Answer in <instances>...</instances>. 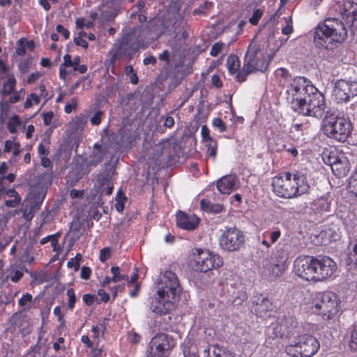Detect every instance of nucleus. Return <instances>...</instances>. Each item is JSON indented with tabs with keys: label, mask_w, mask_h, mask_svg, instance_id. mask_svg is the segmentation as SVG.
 <instances>
[{
	"label": "nucleus",
	"mask_w": 357,
	"mask_h": 357,
	"mask_svg": "<svg viewBox=\"0 0 357 357\" xmlns=\"http://www.w3.org/2000/svg\"><path fill=\"white\" fill-rule=\"evenodd\" d=\"M287 100L291 108L304 116L321 119L326 109L324 94L310 80L305 77H296L287 86Z\"/></svg>",
	"instance_id": "nucleus-1"
},
{
	"label": "nucleus",
	"mask_w": 357,
	"mask_h": 357,
	"mask_svg": "<svg viewBox=\"0 0 357 357\" xmlns=\"http://www.w3.org/2000/svg\"><path fill=\"white\" fill-rule=\"evenodd\" d=\"M181 287L177 275L172 271H165L163 275V285L151 298L150 310L155 314L167 315L175 307L178 300Z\"/></svg>",
	"instance_id": "nucleus-2"
},
{
	"label": "nucleus",
	"mask_w": 357,
	"mask_h": 357,
	"mask_svg": "<svg viewBox=\"0 0 357 357\" xmlns=\"http://www.w3.org/2000/svg\"><path fill=\"white\" fill-rule=\"evenodd\" d=\"M347 36L344 24L338 18L328 17L316 26L314 43L319 49L333 50L343 43Z\"/></svg>",
	"instance_id": "nucleus-3"
},
{
	"label": "nucleus",
	"mask_w": 357,
	"mask_h": 357,
	"mask_svg": "<svg viewBox=\"0 0 357 357\" xmlns=\"http://www.w3.org/2000/svg\"><path fill=\"white\" fill-rule=\"evenodd\" d=\"M273 192L279 197L292 199L307 193L310 185L305 174L295 171L285 172L272 180Z\"/></svg>",
	"instance_id": "nucleus-4"
},
{
	"label": "nucleus",
	"mask_w": 357,
	"mask_h": 357,
	"mask_svg": "<svg viewBox=\"0 0 357 357\" xmlns=\"http://www.w3.org/2000/svg\"><path fill=\"white\" fill-rule=\"evenodd\" d=\"M340 299L334 292L326 291L319 292L312 300L311 310L324 320L334 319L340 309Z\"/></svg>",
	"instance_id": "nucleus-5"
},
{
	"label": "nucleus",
	"mask_w": 357,
	"mask_h": 357,
	"mask_svg": "<svg viewBox=\"0 0 357 357\" xmlns=\"http://www.w3.org/2000/svg\"><path fill=\"white\" fill-rule=\"evenodd\" d=\"M268 67L265 56L261 53L259 45L252 42L248 47L245 54L243 67L241 72L235 76L236 81L243 82L248 75L256 71H264Z\"/></svg>",
	"instance_id": "nucleus-6"
},
{
	"label": "nucleus",
	"mask_w": 357,
	"mask_h": 357,
	"mask_svg": "<svg viewBox=\"0 0 357 357\" xmlns=\"http://www.w3.org/2000/svg\"><path fill=\"white\" fill-rule=\"evenodd\" d=\"M320 349L319 340L310 334H301L296 336L288 344L284 351L290 357H312Z\"/></svg>",
	"instance_id": "nucleus-7"
},
{
	"label": "nucleus",
	"mask_w": 357,
	"mask_h": 357,
	"mask_svg": "<svg viewBox=\"0 0 357 357\" xmlns=\"http://www.w3.org/2000/svg\"><path fill=\"white\" fill-rule=\"evenodd\" d=\"M353 129L349 119L343 116L331 114L327 116L323 126L324 133L339 142L347 140Z\"/></svg>",
	"instance_id": "nucleus-8"
},
{
	"label": "nucleus",
	"mask_w": 357,
	"mask_h": 357,
	"mask_svg": "<svg viewBox=\"0 0 357 357\" xmlns=\"http://www.w3.org/2000/svg\"><path fill=\"white\" fill-rule=\"evenodd\" d=\"M222 265V258L208 249L195 248L190 260V266L197 273H205L218 269Z\"/></svg>",
	"instance_id": "nucleus-9"
},
{
	"label": "nucleus",
	"mask_w": 357,
	"mask_h": 357,
	"mask_svg": "<svg viewBox=\"0 0 357 357\" xmlns=\"http://www.w3.org/2000/svg\"><path fill=\"white\" fill-rule=\"evenodd\" d=\"M220 248L227 252L238 251L245 244L243 232L236 227H225L219 237Z\"/></svg>",
	"instance_id": "nucleus-10"
},
{
	"label": "nucleus",
	"mask_w": 357,
	"mask_h": 357,
	"mask_svg": "<svg viewBox=\"0 0 357 357\" xmlns=\"http://www.w3.org/2000/svg\"><path fill=\"white\" fill-rule=\"evenodd\" d=\"M175 345L176 341L172 336L163 333H158L149 342L147 357H169Z\"/></svg>",
	"instance_id": "nucleus-11"
},
{
	"label": "nucleus",
	"mask_w": 357,
	"mask_h": 357,
	"mask_svg": "<svg viewBox=\"0 0 357 357\" xmlns=\"http://www.w3.org/2000/svg\"><path fill=\"white\" fill-rule=\"evenodd\" d=\"M315 256L300 255L294 261L293 272L301 279L316 282Z\"/></svg>",
	"instance_id": "nucleus-12"
},
{
	"label": "nucleus",
	"mask_w": 357,
	"mask_h": 357,
	"mask_svg": "<svg viewBox=\"0 0 357 357\" xmlns=\"http://www.w3.org/2000/svg\"><path fill=\"white\" fill-rule=\"evenodd\" d=\"M316 282L324 281L331 278L336 271L337 265L334 260L326 255L315 256Z\"/></svg>",
	"instance_id": "nucleus-13"
},
{
	"label": "nucleus",
	"mask_w": 357,
	"mask_h": 357,
	"mask_svg": "<svg viewBox=\"0 0 357 357\" xmlns=\"http://www.w3.org/2000/svg\"><path fill=\"white\" fill-rule=\"evenodd\" d=\"M333 96L337 102H347L357 96V82L340 79L335 83Z\"/></svg>",
	"instance_id": "nucleus-14"
},
{
	"label": "nucleus",
	"mask_w": 357,
	"mask_h": 357,
	"mask_svg": "<svg viewBox=\"0 0 357 357\" xmlns=\"http://www.w3.org/2000/svg\"><path fill=\"white\" fill-rule=\"evenodd\" d=\"M298 323L295 317L284 316L283 318H278L273 326V334L277 337L289 338L296 332Z\"/></svg>",
	"instance_id": "nucleus-15"
},
{
	"label": "nucleus",
	"mask_w": 357,
	"mask_h": 357,
	"mask_svg": "<svg viewBox=\"0 0 357 357\" xmlns=\"http://www.w3.org/2000/svg\"><path fill=\"white\" fill-rule=\"evenodd\" d=\"M340 14L345 24L354 32L357 29V3L351 0L344 1Z\"/></svg>",
	"instance_id": "nucleus-16"
},
{
	"label": "nucleus",
	"mask_w": 357,
	"mask_h": 357,
	"mask_svg": "<svg viewBox=\"0 0 357 357\" xmlns=\"http://www.w3.org/2000/svg\"><path fill=\"white\" fill-rule=\"evenodd\" d=\"M216 185L220 193L229 195L238 188L240 181L236 175L228 174L219 178Z\"/></svg>",
	"instance_id": "nucleus-17"
},
{
	"label": "nucleus",
	"mask_w": 357,
	"mask_h": 357,
	"mask_svg": "<svg viewBox=\"0 0 357 357\" xmlns=\"http://www.w3.org/2000/svg\"><path fill=\"white\" fill-rule=\"evenodd\" d=\"M176 225L183 229L194 230L200 222V219L195 214H188L184 211H179L176 216Z\"/></svg>",
	"instance_id": "nucleus-18"
},
{
	"label": "nucleus",
	"mask_w": 357,
	"mask_h": 357,
	"mask_svg": "<svg viewBox=\"0 0 357 357\" xmlns=\"http://www.w3.org/2000/svg\"><path fill=\"white\" fill-rule=\"evenodd\" d=\"M119 44L122 47H124V50L129 55L135 54L139 48H141L139 41L137 40V38H136L135 33H132V30L126 33L123 36Z\"/></svg>",
	"instance_id": "nucleus-19"
},
{
	"label": "nucleus",
	"mask_w": 357,
	"mask_h": 357,
	"mask_svg": "<svg viewBox=\"0 0 357 357\" xmlns=\"http://www.w3.org/2000/svg\"><path fill=\"white\" fill-rule=\"evenodd\" d=\"M273 310V303L268 296L262 294L258 296L254 301V310L259 317H266Z\"/></svg>",
	"instance_id": "nucleus-20"
},
{
	"label": "nucleus",
	"mask_w": 357,
	"mask_h": 357,
	"mask_svg": "<svg viewBox=\"0 0 357 357\" xmlns=\"http://www.w3.org/2000/svg\"><path fill=\"white\" fill-rule=\"evenodd\" d=\"M132 31L135 33L136 38H137L141 47H144L148 39L153 38V37L151 36L152 31L151 26L149 25L137 26L133 28Z\"/></svg>",
	"instance_id": "nucleus-21"
},
{
	"label": "nucleus",
	"mask_w": 357,
	"mask_h": 357,
	"mask_svg": "<svg viewBox=\"0 0 357 357\" xmlns=\"http://www.w3.org/2000/svg\"><path fill=\"white\" fill-rule=\"evenodd\" d=\"M204 357H235V354L227 348L214 344L212 354L210 355V347L208 346L203 351Z\"/></svg>",
	"instance_id": "nucleus-22"
},
{
	"label": "nucleus",
	"mask_w": 357,
	"mask_h": 357,
	"mask_svg": "<svg viewBox=\"0 0 357 357\" xmlns=\"http://www.w3.org/2000/svg\"><path fill=\"white\" fill-rule=\"evenodd\" d=\"M1 198L5 199L4 205L7 208L18 207L22 202L21 196L14 188H9Z\"/></svg>",
	"instance_id": "nucleus-23"
},
{
	"label": "nucleus",
	"mask_w": 357,
	"mask_h": 357,
	"mask_svg": "<svg viewBox=\"0 0 357 357\" xmlns=\"http://www.w3.org/2000/svg\"><path fill=\"white\" fill-rule=\"evenodd\" d=\"M24 266L20 264H11L6 270V279L13 282H18L24 275Z\"/></svg>",
	"instance_id": "nucleus-24"
},
{
	"label": "nucleus",
	"mask_w": 357,
	"mask_h": 357,
	"mask_svg": "<svg viewBox=\"0 0 357 357\" xmlns=\"http://www.w3.org/2000/svg\"><path fill=\"white\" fill-rule=\"evenodd\" d=\"M181 347L184 357H199L198 355V347L194 340L190 338L185 339Z\"/></svg>",
	"instance_id": "nucleus-25"
},
{
	"label": "nucleus",
	"mask_w": 357,
	"mask_h": 357,
	"mask_svg": "<svg viewBox=\"0 0 357 357\" xmlns=\"http://www.w3.org/2000/svg\"><path fill=\"white\" fill-rule=\"evenodd\" d=\"M81 342L84 344L85 347L90 349L89 356L90 357H101L102 349L97 343L95 344L94 340H91L88 335H82Z\"/></svg>",
	"instance_id": "nucleus-26"
},
{
	"label": "nucleus",
	"mask_w": 357,
	"mask_h": 357,
	"mask_svg": "<svg viewBox=\"0 0 357 357\" xmlns=\"http://www.w3.org/2000/svg\"><path fill=\"white\" fill-rule=\"evenodd\" d=\"M17 80L13 74L8 75L7 79L3 82L2 87L0 89V94L1 96L6 97L10 96L16 87Z\"/></svg>",
	"instance_id": "nucleus-27"
},
{
	"label": "nucleus",
	"mask_w": 357,
	"mask_h": 357,
	"mask_svg": "<svg viewBox=\"0 0 357 357\" xmlns=\"http://www.w3.org/2000/svg\"><path fill=\"white\" fill-rule=\"evenodd\" d=\"M201 209L206 213L218 214L225 210V206L222 204H214L211 201L202 199L200 201Z\"/></svg>",
	"instance_id": "nucleus-28"
},
{
	"label": "nucleus",
	"mask_w": 357,
	"mask_h": 357,
	"mask_svg": "<svg viewBox=\"0 0 357 357\" xmlns=\"http://www.w3.org/2000/svg\"><path fill=\"white\" fill-rule=\"evenodd\" d=\"M262 265L268 271L270 274L275 277L281 276L285 269V266H278L276 261L268 259L264 260Z\"/></svg>",
	"instance_id": "nucleus-29"
},
{
	"label": "nucleus",
	"mask_w": 357,
	"mask_h": 357,
	"mask_svg": "<svg viewBox=\"0 0 357 357\" xmlns=\"http://www.w3.org/2000/svg\"><path fill=\"white\" fill-rule=\"evenodd\" d=\"M83 234L82 224L79 220L73 221L69 231L70 242L74 244Z\"/></svg>",
	"instance_id": "nucleus-30"
},
{
	"label": "nucleus",
	"mask_w": 357,
	"mask_h": 357,
	"mask_svg": "<svg viewBox=\"0 0 357 357\" xmlns=\"http://www.w3.org/2000/svg\"><path fill=\"white\" fill-rule=\"evenodd\" d=\"M314 208L319 213L331 211V202L328 197H321L313 202Z\"/></svg>",
	"instance_id": "nucleus-31"
},
{
	"label": "nucleus",
	"mask_w": 357,
	"mask_h": 357,
	"mask_svg": "<svg viewBox=\"0 0 357 357\" xmlns=\"http://www.w3.org/2000/svg\"><path fill=\"white\" fill-rule=\"evenodd\" d=\"M240 60L236 55L231 54L227 57V66L230 74H236V75L240 73L241 72V70H240Z\"/></svg>",
	"instance_id": "nucleus-32"
},
{
	"label": "nucleus",
	"mask_w": 357,
	"mask_h": 357,
	"mask_svg": "<svg viewBox=\"0 0 357 357\" xmlns=\"http://www.w3.org/2000/svg\"><path fill=\"white\" fill-rule=\"evenodd\" d=\"M123 48L124 47H122L119 44H118L109 52V66L114 67L117 61L121 59L123 57V56L128 54V53L124 50Z\"/></svg>",
	"instance_id": "nucleus-33"
},
{
	"label": "nucleus",
	"mask_w": 357,
	"mask_h": 357,
	"mask_svg": "<svg viewBox=\"0 0 357 357\" xmlns=\"http://www.w3.org/2000/svg\"><path fill=\"white\" fill-rule=\"evenodd\" d=\"M204 147L206 149V157L211 159L213 161H215L217 153H218V142L215 139L211 142L207 141L202 143Z\"/></svg>",
	"instance_id": "nucleus-34"
},
{
	"label": "nucleus",
	"mask_w": 357,
	"mask_h": 357,
	"mask_svg": "<svg viewBox=\"0 0 357 357\" xmlns=\"http://www.w3.org/2000/svg\"><path fill=\"white\" fill-rule=\"evenodd\" d=\"M93 146L97 151L91 155L90 165L96 166L103 160L105 151L102 150V146L98 143H96Z\"/></svg>",
	"instance_id": "nucleus-35"
},
{
	"label": "nucleus",
	"mask_w": 357,
	"mask_h": 357,
	"mask_svg": "<svg viewBox=\"0 0 357 357\" xmlns=\"http://www.w3.org/2000/svg\"><path fill=\"white\" fill-rule=\"evenodd\" d=\"M45 197V194L43 192H33L29 200V206H31L35 210H39L43 200Z\"/></svg>",
	"instance_id": "nucleus-36"
},
{
	"label": "nucleus",
	"mask_w": 357,
	"mask_h": 357,
	"mask_svg": "<svg viewBox=\"0 0 357 357\" xmlns=\"http://www.w3.org/2000/svg\"><path fill=\"white\" fill-rule=\"evenodd\" d=\"M22 123L19 116L13 115L8 121L7 128L8 131L12 134L17 133V128Z\"/></svg>",
	"instance_id": "nucleus-37"
},
{
	"label": "nucleus",
	"mask_w": 357,
	"mask_h": 357,
	"mask_svg": "<svg viewBox=\"0 0 357 357\" xmlns=\"http://www.w3.org/2000/svg\"><path fill=\"white\" fill-rule=\"evenodd\" d=\"M349 347L351 351H357V323H354L351 328Z\"/></svg>",
	"instance_id": "nucleus-38"
},
{
	"label": "nucleus",
	"mask_w": 357,
	"mask_h": 357,
	"mask_svg": "<svg viewBox=\"0 0 357 357\" xmlns=\"http://www.w3.org/2000/svg\"><path fill=\"white\" fill-rule=\"evenodd\" d=\"M110 271L112 274L111 280L113 282H119L121 280H128V276L127 275L121 274V268L119 266H112Z\"/></svg>",
	"instance_id": "nucleus-39"
},
{
	"label": "nucleus",
	"mask_w": 357,
	"mask_h": 357,
	"mask_svg": "<svg viewBox=\"0 0 357 357\" xmlns=\"http://www.w3.org/2000/svg\"><path fill=\"white\" fill-rule=\"evenodd\" d=\"M115 208L118 212H123L124 210V205L127 201V197L121 191H119L115 198Z\"/></svg>",
	"instance_id": "nucleus-40"
},
{
	"label": "nucleus",
	"mask_w": 357,
	"mask_h": 357,
	"mask_svg": "<svg viewBox=\"0 0 357 357\" xmlns=\"http://www.w3.org/2000/svg\"><path fill=\"white\" fill-rule=\"evenodd\" d=\"M50 141L49 139H43L38 144V153L40 157L47 156L50 153Z\"/></svg>",
	"instance_id": "nucleus-41"
},
{
	"label": "nucleus",
	"mask_w": 357,
	"mask_h": 357,
	"mask_svg": "<svg viewBox=\"0 0 357 357\" xmlns=\"http://www.w3.org/2000/svg\"><path fill=\"white\" fill-rule=\"evenodd\" d=\"M66 296H68L67 308L73 311L77 301L75 289L69 288L66 291Z\"/></svg>",
	"instance_id": "nucleus-42"
},
{
	"label": "nucleus",
	"mask_w": 357,
	"mask_h": 357,
	"mask_svg": "<svg viewBox=\"0 0 357 357\" xmlns=\"http://www.w3.org/2000/svg\"><path fill=\"white\" fill-rule=\"evenodd\" d=\"M40 101V97L37 94L31 93L27 96L26 99L24 103V107L26 109L30 108L33 105H38Z\"/></svg>",
	"instance_id": "nucleus-43"
},
{
	"label": "nucleus",
	"mask_w": 357,
	"mask_h": 357,
	"mask_svg": "<svg viewBox=\"0 0 357 357\" xmlns=\"http://www.w3.org/2000/svg\"><path fill=\"white\" fill-rule=\"evenodd\" d=\"M212 6L213 4L211 2L205 1L204 3L201 4L197 8L194 10L193 14L207 15L208 14L209 10L211 9Z\"/></svg>",
	"instance_id": "nucleus-44"
},
{
	"label": "nucleus",
	"mask_w": 357,
	"mask_h": 357,
	"mask_svg": "<svg viewBox=\"0 0 357 357\" xmlns=\"http://www.w3.org/2000/svg\"><path fill=\"white\" fill-rule=\"evenodd\" d=\"M81 178L82 175L79 172L72 170L66 177V182L70 186H74Z\"/></svg>",
	"instance_id": "nucleus-45"
},
{
	"label": "nucleus",
	"mask_w": 357,
	"mask_h": 357,
	"mask_svg": "<svg viewBox=\"0 0 357 357\" xmlns=\"http://www.w3.org/2000/svg\"><path fill=\"white\" fill-rule=\"evenodd\" d=\"M82 259V255L80 253H77L74 258L70 259L67 262V266L73 268L75 271H77L80 268V261Z\"/></svg>",
	"instance_id": "nucleus-46"
},
{
	"label": "nucleus",
	"mask_w": 357,
	"mask_h": 357,
	"mask_svg": "<svg viewBox=\"0 0 357 357\" xmlns=\"http://www.w3.org/2000/svg\"><path fill=\"white\" fill-rule=\"evenodd\" d=\"M264 12L259 8H255L252 16L249 18V22L253 25L257 26L263 15Z\"/></svg>",
	"instance_id": "nucleus-47"
},
{
	"label": "nucleus",
	"mask_w": 357,
	"mask_h": 357,
	"mask_svg": "<svg viewBox=\"0 0 357 357\" xmlns=\"http://www.w3.org/2000/svg\"><path fill=\"white\" fill-rule=\"evenodd\" d=\"M270 259L275 260L278 263V266H285L287 257L282 251H277Z\"/></svg>",
	"instance_id": "nucleus-48"
},
{
	"label": "nucleus",
	"mask_w": 357,
	"mask_h": 357,
	"mask_svg": "<svg viewBox=\"0 0 357 357\" xmlns=\"http://www.w3.org/2000/svg\"><path fill=\"white\" fill-rule=\"evenodd\" d=\"M212 126L217 128L220 132H224L227 130L226 123L221 118H214L212 121Z\"/></svg>",
	"instance_id": "nucleus-49"
},
{
	"label": "nucleus",
	"mask_w": 357,
	"mask_h": 357,
	"mask_svg": "<svg viewBox=\"0 0 357 357\" xmlns=\"http://www.w3.org/2000/svg\"><path fill=\"white\" fill-rule=\"evenodd\" d=\"M32 302V295L29 293H25L18 301V305L21 307L28 306L30 308V305Z\"/></svg>",
	"instance_id": "nucleus-50"
},
{
	"label": "nucleus",
	"mask_w": 357,
	"mask_h": 357,
	"mask_svg": "<svg viewBox=\"0 0 357 357\" xmlns=\"http://www.w3.org/2000/svg\"><path fill=\"white\" fill-rule=\"evenodd\" d=\"M202 143L209 141L211 142L214 139L211 136L210 130L206 125H203L201 128Z\"/></svg>",
	"instance_id": "nucleus-51"
},
{
	"label": "nucleus",
	"mask_w": 357,
	"mask_h": 357,
	"mask_svg": "<svg viewBox=\"0 0 357 357\" xmlns=\"http://www.w3.org/2000/svg\"><path fill=\"white\" fill-rule=\"evenodd\" d=\"M25 38L17 40L16 43L15 52L18 56H24L26 54Z\"/></svg>",
	"instance_id": "nucleus-52"
},
{
	"label": "nucleus",
	"mask_w": 357,
	"mask_h": 357,
	"mask_svg": "<svg viewBox=\"0 0 357 357\" xmlns=\"http://www.w3.org/2000/svg\"><path fill=\"white\" fill-rule=\"evenodd\" d=\"M31 66V59H25L21 61L18 64V69L20 72L22 74L26 73L29 72Z\"/></svg>",
	"instance_id": "nucleus-53"
},
{
	"label": "nucleus",
	"mask_w": 357,
	"mask_h": 357,
	"mask_svg": "<svg viewBox=\"0 0 357 357\" xmlns=\"http://www.w3.org/2000/svg\"><path fill=\"white\" fill-rule=\"evenodd\" d=\"M286 26L282 29L283 35H289L293 32V22L291 17H285Z\"/></svg>",
	"instance_id": "nucleus-54"
},
{
	"label": "nucleus",
	"mask_w": 357,
	"mask_h": 357,
	"mask_svg": "<svg viewBox=\"0 0 357 357\" xmlns=\"http://www.w3.org/2000/svg\"><path fill=\"white\" fill-rule=\"evenodd\" d=\"M98 183L101 189L105 188V186L110 185L112 183L111 179L109 178V174H105L103 175H100L98 177Z\"/></svg>",
	"instance_id": "nucleus-55"
},
{
	"label": "nucleus",
	"mask_w": 357,
	"mask_h": 357,
	"mask_svg": "<svg viewBox=\"0 0 357 357\" xmlns=\"http://www.w3.org/2000/svg\"><path fill=\"white\" fill-rule=\"evenodd\" d=\"M328 230L327 229H324V230H322L319 234V235L317 236V238H320V244L321 245H328L329 243H332L331 239L328 238Z\"/></svg>",
	"instance_id": "nucleus-56"
},
{
	"label": "nucleus",
	"mask_w": 357,
	"mask_h": 357,
	"mask_svg": "<svg viewBox=\"0 0 357 357\" xmlns=\"http://www.w3.org/2000/svg\"><path fill=\"white\" fill-rule=\"evenodd\" d=\"M16 137H13V140H6L3 149V151L4 153H10L16 146Z\"/></svg>",
	"instance_id": "nucleus-57"
},
{
	"label": "nucleus",
	"mask_w": 357,
	"mask_h": 357,
	"mask_svg": "<svg viewBox=\"0 0 357 357\" xmlns=\"http://www.w3.org/2000/svg\"><path fill=\"white\" fill-rule=\"evenodd\" d=\"M36 211H38V210H35L31 206H29V208L26 206L23 210V217L27 220H31L34 217Z\"/></svg>",
	"instance_id": "nucleus-58"
},
{
	"label": "nucleus",
	"mask_w": 357,
	"mask_h": 357,
	"mask_svg": "<svg viewBox=\"0 0 357 357\" xmlns=\"http://www.w3.org/2000/svg\"><path fill=\"white\" fill-rule=\"evenodd\" d=\"M328 238L331 242H335L340 239L341 235L338 230H335L333 228H327Z\"/></svg>",
	"instance_id": "nucleus-59"
},
{
	"label": "nucleus",
	"mask_w": 357,
	"mask_h": 357,
	"mask_svg": "<svg viewBox=\"0 0 357 357\" xmlns=\"http://www.w3.org/2000/svg\"><path fill=\"white\" fill-rule=\"evenodd\" d=\"M102 116L103 112H102L101 110H98L91 118V123L93 126H98L101 123Z\"/></svg>",
	"instance_id": "nucleus-60"
},
{
	"label": "nucleus",
	"mask_w": 357,
	"mask_h": 357,
	"mask_svg": "<svg viewBox=\"0 0 357 357\" xmlns=\"http://www.w3.org/2000/svg\"><path fill=\"white\" fill-rule=\"evenodd\" d=\"M223 45L222 43L217 42L214 43L211 47L210 54L212 56H217L221 52Z\"/></svg>",
	"instance_id": "nucleus-61"
},
{
	"label": "nucleus",
	"mask_w": 357,
	"mask_h": 357,
	"mask_svg": "<svg viewBox=\"0 0 357 357\" xmlns=\"http://www.w3.org/2000/svg\"><path fill=\"white\" fill-rule=\"evenodd\" d=\"M111 257V249L106 247L100 250L99 259L102 262H105Z\"/></svg>",
	"instance_id": "nucleus-62"
},
{
	"label": "nucleus",
	"mask_w": 357,
	"mask_h": 357,
	"mask_svg": "<svg viewBox=\"0 0 357 357\" xmlns=\"http://www.w3.org/2000/svg\"><path fill=\"white\" fill-rule=\"evenodd\" d=\"M82 298L84 304L86 306H91L93 304L97 298L95 295L91 294H85L83 295Z\"/></svg>",
	"instance_id": "nucleus-63"
},
{
	"label": "nucleus",
	"mask_w": 357,
	"mask_h": 357,
	"mask_svg": "<svg viewBox=\"0 0 357 357\" xmlns=\"http://www.w3.org/2000/svg\"><path fill=\"white\" fill-rule=\"evenodd\" d=\"M43 123L45 126H50L52 123V121L54 118V112L52 111H49L45 113H43Z\"/></svg>",
	"instance_id": "nucleus-64"
}]
</instances>
